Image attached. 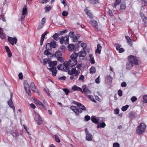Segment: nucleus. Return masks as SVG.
<instances>
[{"label":"nucleus","instance_id":"27","mask_svg":"<svg viewBox=\"0 0 147 147\" xmlns=\"http://www.w3.org/2000/svg\"><path fill=\"white\" fill-rule=\"evenodd\" d=\"M121 10H124L126 8V4L125 1H123L121 3L120 7Z\"/></svg>","mask_w":147,"mask_h":147},{"label":"nucleus","instance_id":"15","mask_svg":"<svg viewBox=\"0 0 147 147\" xmlns=\"http://www.w3.org/2000/svg\"><path fill=\"white\" fill-rule=\"evenodd\" d=\"M49 69L51 72L52 75L53 76H55L56 75L57 71L56 67H53V68H48Z\"/></svg>","mask_w":147,"mask_h":147},{"label":"nucleus","instance_id":"21","mask_svg":"<svg viewBox=\"0 0 147 147\" xmlns=\"http://www.w3.org/2000/svg\"><path fill=\"white\" fill-rule=\"evenodd\" d=\"M57 64V61H53L52 62H50L49 63V66L50 68H53V67H56L55 65Z\"/></svg>","mask_w":147,"mask_h":147},{"label":"nucleus","instance_id":"28","mask_svg":"<svg viewBox=\"0 0 147 147\" xmlns=\"http://www.w3.org/2000/svg\"><path fill=\"white\" fill-rule=\"evenodd\" d=\"M89 57L90 63L92 64H94L95 63V61L94 57L93 56V55L91 54H90L89 55Z\"/></svg>","mask_w":147,"mask_h":147},{"label":"nucleus","instance_id":"39","mask_svg":"<svg viewBox=\"0 0 147 147\" xmlns=\"http://www.w3.org/2000/svg\"><path fill=\"white\" fill-rule=\"evenodd\" d=\"M88 98H89L92 102H96V100H94V97L91 95H88Z\"/></svg>","mask_w":147,"mask_h":147},{"label":"nucleus","instance_id":"36","mask_svg":"<svg viewBox=\"0 0 147 147\" xmlns=\"http://www.w3.org/2000/svg\"><path fill=\"white\" fill-rule=\"evenodd\" d=\"M125 38L128 44L130 45H131L132 40L131 39L130 37L128 36H127L125 37Z\"/></svg>","mask_w":147,"mask_h":147},{"label":"nucleus","instance_id":"19","mask_svg":"<svg viewBox=\"0 0 147 147\" xmlns=\"http://www.w3.org/2000/svg\"><path fill=\"white\" fill-rule=\"evenodd\" d=\"M97 128H103L106 126V124L104 122H102L101 123H97Z\"/></svg>","mask_w":147,"mask_h":147},{"label":"nucleus","instance_id":"50","mask_svg":"<svg viewBox=\"0 0 147 147\" xmlns=\"http://www.w3.org/2000/svg\"><path fill=\"white\" fill-rule=\"evenodd\" d=\"M137 98L135 96H133L131 99V101L132 102H134L137 100Z\"/></svg>","mask_w":147,"mask_h":147},{"label":"nucleus","instance_id":"6","mask_svg":"<svg viewBox=\"0 0 147 147\" xmlns=\"http://www.w3.org/2000/svg\"><path fill=\"white\" fill-rule=\"evenodd\" d=\"M56 46V44L54 40H53L50 43L47 44L46 49L47 50H50L52 48H55Z\"/></svg>","mask_w":147,"mask_h":147},{"label":"nucleus","instance_id":"9","mask_svg":"<svg viewBox=\"0 0 147 147\" xmlns=\"http://www.w3.org/2000/svg\"><path fill=\"white\" fill-rule=\"evenodd\" d=\"M69 36L68 35H66L64 37L62 36L59 38V42L60 43L62 44L64 43L65 44L69 43Z\"/></svg>","mask_w":147,"mask_h":147},{"label":"nucleus","instance_id":"46","mask_svg":"<svg viewBox=\"0 0 147 147\" xmlns=\"http://www.w3.org/2000/svg\"><path fill=\"white\" fill-rule=\"evenodd\" d=\"M0 36L1 38L2 39H4L5 38V35L4 33H3V32L0 33Z\"/></svg>","mask_w":147,"mask_h":147},{"label":"nucleus","instance_id":"4","mask_svg":"<svg viewBox=\"0 0 147 147\" xmlns=\"http://www.w3.org/2000/svg\"><path fill=\"white\" fill-rule=\"evenodd\" d=\"M146 127V125L143 123H141L136 129V133L138 135H141L144 132Z\"/></svg>","mask_w":147,"mask_h":147},{"label":"nucleus","instance_id":"26","mask_svg":"<svg viewBox=\"0 0 147 147\" xmlns=\"http://www.w3.org/2000/svg\"><path fill=\"white\" fill-rule=\"evenodd\" d=\"M84 11L86 13V14L88 16H89L90 18H92L93 17V15L91 13L90 11L88 10L87 8H86L84 9Z\"/></svg>","mask_w":147,"mask_h":147},{"label":"nucleus","instance_id":"42","mask_svg":"<svg viewBox=\"0 0 147 147\" xmlns=\"http://www.w3.org/2000/svg\"><path fill=\"white\" fill-rule=\"evenodd\" d=\"M129 107V105H127L121 108V110L123 111H125Z\"/></svg>","mask_w":147,"mask_h":147},{"label":"nucleus","instance_id":"10","mask_svg":"<svg viewBox=\"0 0 147 147\" xmlns=\"http://www.w3.org/2000/svg\"><path fill=\"white\" fill-rule=\"evenodd\" d=\"M55 56L57 58L58 60L59 61L63 62L64 61L63 58L61 57V52L59 51H58L55 53Z\"/></svg>","mask_w":147,"mask_h":147},{"label":"nucleus","instance_id":"3","mask_svg":"<svg viewBox=\"0 0 147 147\" xmlns=\"http://www.w3.org/2000/svg\"><path fill=\"white\" fill-rule=\"evenodd\" d=\"M128 62L127 63L126 65V68L128 69H131L133 66V64L138 65V59L135 56L131 55L128 57Z\"/></svg>","mask_w":147,"mask_h":147},{"label":"nucleus","instance_id":"61","mask_svg":"<svg viewBox=\"0 0 147 147\" xmlns=\"http://www.w3.org/2000/svg\"><path fill=\"white\" fill-rule=\"evenodd\" d=\"M12 136L15 137H17L18 136V133L17 132H13L12 133Z\"/></svg>","mask_w":147,"mask_h":147},{"label":"nucleus","instance_id":"32","mask_svg":"<svg viewBox=\"0 0 147 147\" xmlns=\"http://www.w3.org/2000/svg\"><path fill=\"white\" fill-rule=\"evenodd\" d=\"M37 120H38V121H37V124L40 125L42 123L43 121L42 118L40 117L39 115L38 114Z\"/></svg>","mask_w":147,"mask_h":147},{"label":"nucleus","instance_id":"59","mask_svg":"<svg viewBox=\"0 0 147 147\" xmlns=\"http://www.w3.org/2000/svg\"><path fill=\"white\" fill-rule=\"evenodd\" d=\"M18 77L20 79H22L23 78V76L22 73H20L18 74Z\"/></svg>","mask_w":147,"mask_h":147},{"label":"nucleus","instance_id":"13","mask_svg":"<svg viewBox=\"0 0 147 147\" xmlns=\"http://www.w3.org/2000/svg\"><path fill=\"white\" fill-rule=\"evenodd\" d=\"M90 22L94 27L95 30L96 31H98V28L97 22L95 20H92L90 21Z\"/></svg>","mask_w":147,"mask_h":147},{"label":"nucleus","instance_id":"60","mask_svg":"<svg viewBox=\"0 0 147 147\" xmlns=\"http://www.w3.org/2000/svg\"><path fill=\"white\" fill-rule=\"evenodd\" d=\"M45 91L47 94V95L49 96H51V95L50 93V92L49 90H47L46 89H45Z\"/></svg>","mask_w":147,"mask_h":147},{"label":"nucleus","instance_id":"24","mask_svg":"<svg viewBox=\"0 0 147 147\" xmlns=\"http://www.w3.org/2000/svg\"><path fill=\"white\" fill-rule=\"evenodd\" d=\"M73 90L74 91H80L83 93L82 89L76 85L73 86L72 88Z\"/></svg>","mask_w":147,"mask_h":147},{"label":"nucleus","instance_id":"7","mask_svg":"<svg viewBox=\"0 0 147 147\" xmlns=\"http://www.w3.org/2000/svg\"><path fill=\"white\" fill-rule=\"evenodd\" d=\"M43 102L44 105H43L42 103L40 102L39 100H37V105H38L40 108L41 109L45 110L46 109L45 106H46L47 107H48V105L46 101L45 100H43Z\"/></svg>","mask_w":147,"mask_h":147},{"label":"nucleus","instance_id":"41","mask_svg":"<svg viewBox=\"0 0 147 147\" xmlns=\"http://www.w3.org/2000/svg\"><path fill=\"white\" fill-rule=\"evenodd\" d=\"M84 77L82 75H81L78 78V80L79 81H82L84 82Z\"/></svg>","mask_w":147,"mask_h":147},{"label":"nucleus","instance_id":"55","mask_svg":"<svg viewBox=\"0 0 147 147\" xmlns=\"http://www.w3.org/2000/svg\"><path fill=\"white\" fill-rule=\"evenodd\" d=\"M49 50H47L46 49V50L44 52V54L45 55H49L51 54L48 51Z\"/></svg>","mask_w":147,"mask_h":147},{"label":"nucleus","instance_id":"31","mask_svg":"<svg viewBox=\"0 0 147 147\" xmlns=\"http://www.w3.org/2000/svg\"><path fill=\"white\" fill-rule=\"evenodd\" d=\"M92 135L91 134L89 133L86 134V139L88 141H91Z\"/></svg>","mask_w":147,"mask_h":147},{"label":"nucleus","instance_id":"12","mask_svg":"<svg viewBox=\"0 0 147 147\" xmlns=\"http://www.w3.org/2000/svg\"><path fill=\"white\" fill-rule=\"evenodd\" d=\"M46 19L45 17L43 18L40 23L39 24L38 27L37 28V29H41L44 26L45 23L46 21Z\"/></svg>","mask_w":147,"mask_h":147},{"label":"nucleus","instance_id":"45","mask_svg":"<svg viewBox=\"0 0 147 147\" xmlns=\"http://www.w3.org/2000/svg\"><path fill=\"white\" fill-rule=\"evenodd\" d=\"M81 46L82 47L83 50H84L86 47V45L85 43H82L81 44Z\"/></svg>","mask_w":147,"mask_h":147},{"label":"nucleus","instance_id":"47","mask_svg":"<svg viewBox=\"0 0 147 147\" xmlns=\"http://www.w3.org/2000/svg\"><path fill=\"white\" fill-rule=\"evenodd\" d=\"M63 90L65 92L66 95H68L69 93V90L67 88H63Z\"/></svg>","mask_w":147,"mask_h":147},{"label":"nucleus","instance_id":"5","mask_svg":"<svg viewBox=\"0 0 147 147\" xmlns=\"http://www.w3.org/2000/svg\"><path fill=\"white\" fill-rule=\"evenodd\" d=\"M67 62L68 63L67 67H69V69L70 67L71 68V69L74 67L76 68V67L74 66L77 64V60L71 59L68 61H67Z\"/></svg>","mask_w":147,"mask_h":147},{"label":"nucleus","instance_id":"29","mask_svg":"<svg viewBox=\"0 0 147 147\" xmlns=\"http://www.w3.org/2000/svg\"><path fill=\"white\" fill-rule=\"evenodd\" d=\"M30 87L32 91L34 92H36L35 91L36 90V86L33 82H32L30 84Z\"/></svg>","mask_w":147,"mask_h":147},{"label":"nucleus","instance_id":"17","mask_svg":"<svg viewBox=\"0 0 147 147\" xmlns=\"http://www.w3.org/2000/svg\"><path fill=\"white\" fill-rule=\"evenodd\" d=\"M8 104L9 106L13 109V112H14L15 109L14 106L13 105V102L11 99H10V100L8 101Z\"/></svg>","mask_w":147,"mask_h":147},{"label":"nucleus","instance_id":"34","mask_svg":"<svg viewBox=\"0 0 147 147\" xmlns=\"http://www.w3.org/2000/svg\"><path fill=\"white\" fill-rule=\"evenodd\" d=\"M78 56V54L74 53L70 56L71 59L77 60L76 59Z\"/></svg>","mask_w":147,"mask_h":147},{"label":"nucleus","instance_id":"49","mask_svg":"<svg viewBox=\"0 0 147 147\" xmlns=\"http://www.w3.org/2000/svg\"><path fill=\"white\" fill-rule=\"evenodd\" d=\"M72 40L73 42H76L78 40V37L76 36H74L72 38Z\"/></svg>","mask_w":147,"mask_h":147},{"label":"nucleus","instance_id":"33","mask_svg":"<svg viewBox=\"0 0 147 147\" xmlns=\"http://www.w3.org/2000/svg\"><path fill=\"white\" fill-rule=\"evenodd\" d=\"M27 10L26 6H24L22 11V15L23 16L26 15L27 13Z\"/></svg>","mask_w":147,"mask_h":147},{"label":"nucleus","instance_id":"38","mask_svg":"<svg viewBox=\"0 0 147 147\" xmlns=\"http://www.w3.org/2000/svg\"><path fill=\"white\" fill-rule=\"evenodd\" d=\"M114 46L115 47L117 50H119L121 47V45L118 44H116L114 45Z\"/></svg>","mask_w":147,"mask_h":147},{"label":"nucleus","instance_id":"44","mask_svg":"<svg viewBox=\"0 0 147 147\" xmlns=\"http://www.w3.org/2000/svg\"><path fill=\"white\" fill-rule=\"evenodd\" d=\"M51 6H49V7H46L45 8V11L46 12L49 11L51 9Z\"/></svg>","mask_w":147,"mask_h":147},{"label":"nucleus","instance_id":"16","mask_svg":"<svg viewBox=\"0 0 147 147\" xmlns=\"http://www.w3.org/2000/svg\"><path fill=\"white\" fill-rule=\"evenodd\" d=\"M48 33V32L46 31L44 33L42 34L41 36V39L40 41V45H42L43 42V41L45 38V36Z\"/></svg>","mask_w":147,"mask_h":147},{"label":"nucleus","instance_id":"22","mask_svg":"<svg viewBox=\"0 0 147 147\" xmlns=\"http://www.w3.org/2000/svg\"><path fill=\"white\" fill-rule=\"evenodd\" d=\"M75 45L73 44H69L67 46L68 50L70 51H74Z\"/></svg>","mask_w":147,"mask_h":147},{"label":"nucleus","instance_id":"14","mask_svg":"<svg viewBox=\"0 0 147 147\" xmlns=\"http://www.w3.org/2000/svg\"><path fill=\"white\" fill-rule=\"evenodd\" d=\"M82 93H83V92H84L86 94H90L91 93L90 91L88 89L86 85H83L82 86Z\"/></svg>","mask_w":147,"mask_h":147},{"label":"nucleus","instance_id":"51","mask_svg":"<svg viewBox=\"0 0 147 147\" xmlns=\"http://www.w3.org/2000/svg\"><path fill=\"white\" fill-rule=\"evenodd\" d=\"M68 14V12L67 11H64L62 13V15L64 16H66Z\"/></svg>","mask_w":147,"mask_h":147},{"label":"nucleus","instance_id":"53","mask_svg":"<svg viewBox=\"0 0 147 147\" xmlns=\"http://www.w3.org/2000/svg\"><path fill=\"white\" fill-rule=\"evenodd\" d=\"M55 139L56 142H60V139L58 137V136H57V135H55Z\"/></svg>","mask_w":147,"mask_h":147},{"label":"nucleus","instance_id":"54","mask_svg":"<svg viewBox=\"0 0 147 147\" xmlns=\"http://www.w3.org/2000/svg\"><path fill=\"white\" fill-rule=\"evenodd\" d=\"M1 20L3 22L6 21L5 17L4 16V15L1 14Z\"/></svg>","mask_w":147,"mask_h":147},{"label":"nucleus","instance_id":"23","mask_svg":"<svg viewBox=\"0 0 147 147\" xmlns=\"http://www.w3.org/2000/svg\"><path fill=\"white\" fill-rule=\"evenodd\" d=\"M94 116H92L91 117V120L95 124H97L98 122V120Z\"/></svg>","mask_w":147,"mask_h":147},{"label":"nucleus","instance_id":"8","mask_svg":"<svg viewBox=\"0 0 147 147\" xmlns=\"http://www.w3.org/2000/svg\"><path fill=\"white\" fill-rule=\"evenodd\" d=\"M24 86L26 92L28 95L30 96L31 95V93L30 90V86L29 85L27 81H25L24 82Z\"/></svg>","mask_w":147,"mask_h":147},{"label":"nucleus","instance_id":"11","mask_svg":"<svg viewBox=\"0 0 147 147\" xmlns=\"http://www.w3.org/2000/svg\"><path fill=\"white\" fill-rule=\"evenodd\" d=\"M8 40L10 44L13 45L17 43L18 39L16 37L12 38L9 36L8 37Z\"/></svg>","mask_w":147,"mask_h":147},{"label":"nucleus","instance_id":"64","mask_svg":"<svg viewBox=\"0 0 147 147\" xmlns=\"http://www.w3.org/2000/svg\"><path fill=\"white\" fill-rule=\"evenodd\" d=\"M143 21L145 23H147V17L145 16H144V18H143Z\"/></svg>","mask_w":147,"mask_h":147},{"label":"nucleus","instance_id":"52","mask_svg":"<svg viewBox=\"0 0 147 147\" xmlns=\"http://www.w3.org/2000/svg\"><path fill=\"white\" fill-rule=\"evenodd\" d=\"M89 1L92 3H96L98 2L97 0H89Z\"/></svg>","mask_w":147,"mask_h":147},{"label":"nucleus","instance_id":"1","mask_svg":"<svg viewBox=\"0 0 147 147\" xmlns=\"http://www.w3.org/2000/svg\"><path fill=\"white\" fill-rule=\"evenodd\" d=\"M68 63L67 61H65L63 65L59 64L57 66V69L60 70L67 72L68 74L70 75L69 78L71 80H75V76H77L80 74V72L78 69H76L75 67L72 68L71 70L69 69V67H67Z\"/></svg>","mask_w":147,"mask_h":147},{"label":"nucleus","instance_id":"62","mask_svg":"<svg viewBox=\"0 0 147 147\" xmlns=\"http://www.w3.org/2000/svg\"><path fill=\"white\" fill-rule=\"evenodd\" d=\"M127 85V84L125 82H122L121 84V86L122 87H125Z\"/></svg>","mask_w":147,"mask_h":147},{"label":"nucleus","instance_id":"48","mask_svg":"<svg viewBox=\"0 0 147 147\" xmlns=\"http://www.w3.org/2000/svg\"><path fill=\"white\" fill-rule=\"evenodd\" d=\"M90 119V116L88 115L85 116L84 117V120L85 121H89Z\"/></svg>","mask_w":147,"mask_h":147},{"label":"nucleus","instance_id":"58","mask_svg":"<svg viewBox=\"0 0 147 147\" xmlns=\"http://www.w3.org/2000/svg\"><path fill=\"white\" fill-rule=\"evenodd\" d=\"M118 94L119 96H121L122 95V91L121 90H119L118 91Z\"/></svg>","mask_w":147,"mask_h":147},{"label":"nucleus","instance_id":"18","mask_svg":"<svg viewBox=\"0 0 147 147\" xmlns=\"http://www.w3.org/2000/svg\"><path fill=\"white\" fill-rule=\"evenodd\" d=\"M5 49L6 52L7 53L8 56L9 57H11L12 54L9 47L7 46H6L5 47Z\"/></svg>","mask_w":147,"mask_h":147},{"label":"nucleus","instance_id":"43","mask_svg":"<svg viewBox=\"0 0 147 147\" xmlns=\"http://www.w3.org/2000/svg\"><path fill=\"white\" fill-rule=\"evenodd\" d=\"M143 102L144 103H147V96L144 95L143 96Z\"/></svg>","mask_w":147,"mask_h":147},{"label":"nucleus","instance_id":"30","mask_svg":"<svg viewBox=\"0 0 147 147\" xmlns=\"http://www.w3.org/2000/svg\"><path fill=\"white\" fill-rule=\"evenodd\" d=\"M96 72L95 68L93 66L90 69V73L91 74H95Z\"/></svg>","mask_w":147,"mask_h":147},{"label":"nucleus","instance_id":"56","mask_svg":"<svg viewBox=\"0 0 147 147\" xmlns=\"http://www.w3.org/2000/svg\"><path fill=\"white\" fill-rule=\"evenodd\" d=\"M74 35V32H70L69 34V35L70 37L71 38H72L73 37Z\"/></svg>","mask_w":147,"mask_h":147},{"label":"nucleus","instance_id":"35","mask_svg":"<svg viewBox=\"0 0 147 147\" xmlns=\"http://www.w3.org/2000/svg\"><path fill=\"white\" fill-rule=\"evenodd\" d=\"M121 2V0H116L113 7L115 8H116L117 5L119 4Z\"/></svg>","mask_w":147,"mask_h":147},{"label":"nucleus","instance_id":"40","mask_svg":"<svg viewBox=\"0 0 147 147\" xmlns=\"http://www.w3.org/2000/svg\"><path fill=\"white\" fill-rule=\"evenodd\" d=\"M50 62V61L49 59H45L43 60V63L44 65H46L47 63H48L49 64Z\"/></svg>","mask_w":147,"mask_h":147},{"label":"nucleus","instance_id":"20","mask_svg":"<svg viewBox=\"0 0 147 147\" xmlns=\"http://www.w3.org/2000/svg\"><path fill=\"white\" fill-rule=\"evenodd\" d=\"M86 55V53L84 50H83L82 51H81L78 52V55L80 57H85Z\"/></svg>","mask_w":147,"mask_h":147},{"label":"nucleus","instance_id":"63","mask_svg":"<svg viewBox=\"0 0 147 147\" xmlns=\"http://www.w3.org/2000/svg\"><path fill=\"white\" fill-rule=\"evenodd\" d=\"M119 144L115 143L113 144V147H119Z\"/></svg>","mask_w":147,"mask_h":147},{"label":"nucleus","instance_id":"25","mask_svg":"<svg viewBox=\"0 0 147 147\" xmlns=\"http://www.w3.org/2000/svg\"><path fill=\"white\" fill-rule=\"evenodd\" d=\"M102 49V47L100 44H98L97 46V48L95 51L96 52L98 53H100Z\"/></svg>","mask_w":147,"mask_h":147},{"label":"nucleus","instance_id":"2","mask_svg":"<svg viewBox=\"0 0 147 147\" xmlns=\"http://www.w3.org/2000/svg\"><path fill=\"white\" fill-rule=\"evenodd\" d=\"M73 103L77 105L79 107L75 106H71L70 107L71 109L75 113L76 115H78L80 113H82V111L86 110V107L81 103L75 101H73Z\"/></svg>","mask_w":147,"mask_h":147},{"label":"nucleus","instance_id":"37","mask_svg":"<svg viewBox=\"0 0 147 147\" xmlns=\"http://www.w3.org/2000/svg\"><path fill=\"white\" fill-rule=\"evenodd\" d=\"M59 35L57 33H55L52 36L53 38L56 41L58 40Z\"/></svg>","mask_w":147,"mask_h":147},{"label":"nucleus","instance_id":"57","mask_svg":"<svg viewBox=\"0 0 147 147\" xmlns=\"http://www.w3.org/2000/svg\"><path fill=\"white\" fill-rule=\"evenodd\" d=\"M114 113L115 114H118L119 113V110L118 109H115L114 110Z\"/></svg>","mask_w":147,"mask_h":147}]
</instances>
